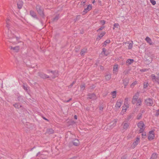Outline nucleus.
<instances>
[{"instance_id": "e433bc0d", "label": "nucleus", "mask_w": 159, "mask_h": 159, "mask_svg": "<svg viewBox=\"0 0 159 159\" xmlns=\"http://www.w3.org/2000/svg\"><path fill=\"white\" fill-rule=\"evenodd\" d=\"M127 108H126V106L123 107L122 108V112H125L126 111Z\"/></svg>"}, {"instance_id": "c85d7f7f", "label": "nucleus", "mask_w": 159, "mask_h": 159, "mask_svg": "<svg viewBox=\"0 0 159 159\" xmlns=\"http://www.w3.org/2000/svg\"><path fill=\"white\" fill-rule=\"evenodd\" d=\"M47 132L49 134H52L53 133L54 130L52 129H47Z\"/></svg>"}, {"instance_id": "a211bd4d", "label": "nucleus", "mask_w": 159, "mask_h": 159, "mask_svg": "<svg viewBox=\"0 0 159 159\" xmlns=\"http://www.w3.org/2000/svg\"><path fill=\"white\" fill-rule=\"evenodd\" d=\"M139 141V138L138 137H137L136 138V140L134 141L133 143L132 146H134L133 147H134L137 145H138Z\"/></svg>"}, {"instance_id": "c756f323", "label": "nucleus", "mask_w": 159, "mask_h": 159, "mask_svg": "<svg viewBox=\"0 0 159 159\" xmlns=\"http://www.w3.org/2000/svg\"><path fill=\"white\" fill-rule=\"evenodd\" d=\"M111 78V75L109 74H107L105 75V79L107 80H109Z\"/></svg>"}, {"instance_id": "c9c22d12", "label": "nucleus", "mask_w": 159, "mask_h": 159, "mask_svg": "<svg viewBox=\"0 0 159 159\" xmlns=\"http://www.w3.org/2000/svg\"><path fill=\"white\" fill-rule=\"evenodd\" d=\"M148 83L145 82L143 83V88H146L148 86Z\"/></svg>"}, {"instance_id": "39448f33", "label": "nucleus", "mask_w": 159, "mask_h": 159, "mask_svg": "<svg viewBox=\"0 0 159 159\" xmlns=\"http://www.w3.org/2000/svg\"><path fill=\"white\" fill-rule=\"evenodd\" d=\"M145 102L146 105L148 106H152L154 103L152 99L150 98L146 99L145 101Z\"/></svg>"}, {"instance_id": "c03bdc74", "label": "nucleus", "mask_w": 159, "mask_h": 159, "mask_svg": "<svg viewBox=\"0 0 159 159\" xmlns=\"http://www.w3.org/2000/svg\"><path fill=\"white\" fill-rule=\"evenodd\" d=\"M159 115V110H158L157 111L155 116H158Z\"/></svg>"}, {"instance_id": "72a5a7b5", "label": "nucleus", "mask_w": 159, "mask_h": 159, "mask_svg": "<svg viewBox=\"0 0 159 159\" xmlns=\"http://www.w3.org/2000/svg\"><path fill=\"white\" fill-rule=\"evenodd\" d=\"M59 19V16L57 15L54 18H53L52 21H57Z\"/></svg>"}, {"instance_id": "338daca9", "label": "nucleus", "mask_w": 159, "mask_h": 159, "mask_svg": "<svg viewBox=\"0 0 159 159\" xmlns=\"http://www.w3.org/2000/svg\"><path fill=\"white\" fill-rule=\"evenodd\" d=\"M43 119H44L45 120H48L47 119H46V118H45V117H44V118H43Z\"/></svg>"}, {"instance_id": "58836bf2", "label": "nucleus", "mask_w": 159, "mask_h": 159, "mask_svg": "<svg viewBox=\"0 0 159 159\" xmlns=\"http://www.w3.org/2000/svg\"><path fill=\"white\" fill-rule=\"evenodd\" d=\"M150 1L153 5L156 4V2L154 0H150Z\"/></svg>"}, {"instance_id": "aec40b11", "label": "nucleus", "mask_w": 159, "mask_h": 159, "mask_svg": "<svg viewBox=\"0 0 159 159\" xmlns=\"http://www.w3.org/2000/svg\"><path fill=\"white\" fill-rule=\"evenodd\" d=\"M73 143L74 145L75 146H78L80 144L79 140L77 139H75L74 140L73 142Z\"/></svg>"}, {"instance_id": "412c9836", "label": "nucleus", "mask_w": 159, "mask_h": 159, "mask_svg": "<svg viewBox=\"0 0 159 159\" xmlns=\"http://www.w3.org/2000/svg\"><path fill=\"white\" fill-rule=\"evenodd\" d=\"M129 100V98H126L125 99V100L124 101V105H125L126 107V108H128L129 106V104H128V101Z\"/></svg>"}, {"instance_id": "7ed1b4c3", "label": "nucleus", "mask_w": 159, "mask_h": 159, "mask_svg": "<svg viewBox=\"0 0 159 159\" xmlns=\"http://www.w3.org/2000/svg\"><path fill=\"white\" fill-rule=\"evenodd\" d=\"M138 126L140 129L139 132L142 133L143 132L145 128V125L143 122L141 121L138 124Z\"/></svg>"}, {"instance_id": "6e6d98bb", "label": "nucleus", "mask_w": 159, "mask_h": 159, "mask_svg": "<svg viewBox=\"0 0 159 159\" xmlns=\"http://www.w3.org/2000/svg\"><path fill=\"white\" fill-rule=\"evenodd\" d=\"M141 117V115H139L137 116V119H139Z\"/></svg>"}, {"instance_id": "680f3d73", "label": "nucleus", "mask_w": 159, "mask_h": 159, "mask_svg": "<svg viewBox=\"0 0 159 159\" xmlns=\"http://www.w3.org/2000/svg\"><path fill=\"white\" fill-rule=\"evenodd\" d=\"M121 159H125V157L124 156L122 157Z\"/></svg>"}, {"instance_id": "f03ea898", "label": "nucleus", "mask_w": 159, "mask_h": 159, "mask_svg": "<svg viewBox=\"0 0 159 159\" xmlns=\"http://www.w3.org/2000/svg\"><path fill=\"white\" fill-rule=\"evenodd\" d=\"M36 11L38 14L41 17L44 18L45 15L43 12V9L39 5H37L36 7Z\"/></svg>"}, {"instance_id": "5fc2aeb1", "label": "nucleus", "mask_w": 159, "mask_h": 159, "mask_svg": "<svg viewBox=\"0 0 159 159\" xmlns=\"http://www.w3.org/2000/svg\"><path fill=\"white\" fill-rule=\"evenodd\" d=\"M109 54V52H108V51L106 52V53L105 54V55L106 56H107Z\"/></svg>"}, {"instance_id": "6e6552de", "label": "nucleus", "mask_w": 159, "mask_h": 159, "mask_svg": "<svg viewBox=\"0 0 159 159\" xmlns=\"http://www.w3.org/2000/svg\"><path fill=\"white\" fill-rule=\"evenodd\" d=\"M154 137V132L152 131H151L149 132L148 136V139L149 140H152Z\"/></svg>"}, {"instance_id": "4468645a", "label": "nucleus", "mask_w": 159, "mask_h": 159, "mask_svg": "<svg viewBox=\"0 0 159 159\" xmlns=\"http://www.w3.org/2000/svg\"><path fill=\"white\" fill-rule=\"evenodd\" d=\"M23 2L22 1L19 0L17 2L18 8L19 9H21L23 5Z\"/></svg>"}, {"instance_id": "f3484780", "label": "nucleus", "mask_w": 159, "mask_h": 159, "mask_svg": "<svg viewBox=\"0 0 159 159\" xmlns=\"http://www.w3.org/2000/svg\"><path fill=\"white\" fill-rule=\"evenodd\" d=\"M134 61V60L133 59H129L127 60L126 62V64L127 66L133 63Z\"/></svg>"}, {"instance_id": "052dcab7", "label": "nucleus", "mask_w": 159, "mask_h": 159, "mask_svg": "<svg viewBox=\"0 0 159 159\" xmlns=\"http://www.w3.org/2000/svg\"><path fill=\"white\" fill-rule=\"evenodd\" d=\"M103 109V108L102 107H100V110L101 111Z\"/></svg>"}, {"instance_id": "473e14b6", "label": "nucleus", "mask_w": 159, "mask_h": 159, "mask_svg": "<svg viewBox=\"0 0 159 159\" xmlns=\"http://www.w3.org/2000/svg\"><path fill=\"white\" fill-rule=\"evenodd\" d=\"M86 2V0H82L81 2V5L84 7V5Z\"/></svg>"}, {"instance_id": "79ce46f5", "label": "nucleus", "mask_w": 159, "mask_h": 159, "mask_svg": "<svg viewBox=\"0 0 159 159\" xmlns=\"http://www.w3.org/2000/svg\"><path fill=\"white\" fill-rule=\"evenodd\" d=\"M132 117V116L131 115H129L128 116L126 120H129Z\"/></svg>"}, {"instance_id": "603ef678", "label": "nucleus", "mask_w": 159, "mask_h": 159, "mask_svg": "<svg viewBox=\"0 0 159 159\" xmlns=\"http://www.w3.org/2000/svg\"><path fill=\"white\" fill-rule=\"evenodd\" d=\"M76 81H74L70 85V87H71L73 86V84L75 83Z\"/></svg>"}, {"instance_id": "f257e3e1", "label": "nucleus", "mask_w": 159, "mask_h": 159, "mask_svg": "<svg viewBox=\"0 0 159 159\" xmlns=\"http://www.w3.org/2000/svg\"><path fill=\"white\" fill-rule=\"evenodd\" d=\"M7 27L8 28L9 31H8V37L9 40V41L12 43L13 44H16L20 42L19 40L20 39L19 37H16L14 35L15 31L13 27H10V23L9 20L7 19L6 20Z\"/></svg>"}, {"instance_id": "6ab92c4d", "label": "nucleus", "mask_w": 159, "mask_h": 159, "mask_svg": "<svg viewBox=\"0 0 159 159\" xmlns=\"http://www.w3.org/2000/svg\"><path fill=\"white\" fill-rule=\"evenodd\" d=\"M105 32H102V33L100 35H98V36L96 38V40H99L101 38H102L105 34Z\"/></svg>"}, {"instance_id": "cd10ccee", "label": "nucleus", "mask_w": 159, "mask_h": 159, "mask_svg": "<svg viewBox=\"0 0 159 159\" xmlns=\"http://www.w3.org/2000/svg\"><path fill=\"white\" fill-rule=\"evenodd\" d=\"M157 157V155L156 153H153L150 159H156Z\"/></svg>"}, {"instance_id": "774afa93", "label": "nucleus", "mask_w": 159, "mask_h": 159, "mask_svg": "<svg viewBox=\"0 0 159 159\" xmlns=\"http://www.w3.org/2000/svg\"><path fill=\"white\" fill-rule=\"evenodd\" d=\"M72 99L71 98H70L69 100H70V101Z\"/></svg>"}, {"instance_id": "393cba45", "label": "nucleus", "mask_w": 159, "mask_h": 159, "mask_svg": "<svg viewBox=\"0 0 159 159\" xmlns=\"http://www.w3.org/2000/svg\"><path fill=\"white\" fill-rule=\"evenodd\" d=\"M87 49L85 48L82 49L80 52V55H84V53L86 52Z\"/></svg>"}, {"instance_id": "de8ad7c7", "label": "nucleus", "mask_w": 159, "mask_h": 159, "mask_svg": "<svg viewBox=\"0 0 159 159\" xmlns=\"http://www.w3.org/2000/svg\"><path fill=\"white\" fill-rule=\"evenodd\" d=\"M100 23L102 25H104L105 23V21L104 20H102L100 21Z\"/></svg>"}, {"instance_id": "0e129e2a", "label": "nucleus", "mask_w": 159, "mask_h": 159, "mask_svg": "<svg viewBox=\"0 0 159 159\" xmlns=\"http://www.w3.org/2000/svg\"><path fill=\"white\" fill-rule=\"evenodd\" d=\"M40 153V152H39L37 154L36 156H38L39 155V154Z\"/></svg>"}, {"instance_id": "ea45409f", "label": "nucleus", "mask_w": 159, "mask_h": 159, "mask_svg": "<svg viewBox=\"0 0 159 159\" xmlns=\"http://www.w3.org/2000/svg\"><path fill=\"white\" fill-rule=\"evenodd\" d=\"M80 88L82 90H84L85 88V85L84 84H83V85H81L80 86Z\"/></svg>"}, {"instance_id": "a19ab883", "label": "nucleus", "mask_w": 159, "mask_h": 159, "mask_svg": "<svg viewBox=\"0 0 159 159\" xmlns=\"http://www.w3.org/2000/svg\"><path fill=\"white\" fill-rule=\"evenodd\" d=\"M104 27H105L104 26H102L101 27H100L99 28V29H98L97 30V31L98 32L99 30H102L104 28Z\"/></svg>"}, {"instance_id": "2f4dec72", "label": "nucleus", "mask_w": 159, "mask_h": 159, "mask_svg": "<svg viewBox=\"0 0 159 159\" xmlns=\"http://www.w3.org/2000/svg\"><path fill=\"white\" fill-rule=\"evenodd\" d=\"M18 100L20 102H22L23 100V97L21 96H19L17 98Z\"/></svg>"}, {"instance_id": "37998d69", "label": "nucleus", "mask_w": 159, "mask_h": 159, "mask_svg": "<svg viewBox=\"0 0 159 159\" xmlns=\"http://www.w3.org/2000/svg\"><path fill=\"white\" fill-rule=\"evenodd\" d=\"M142 135L143 138H144L146 136V133L145 132H143L142 133Z\"/></svg>"}, {"instance_id": "4c0bfd02", "label": "nucleus", "mask_w": 159, "mask_h": 159, "mask_svg": "<svg viewBox=\"0 0 159 159\" xmlns=\"http://www.w3.org/2000/svg\"><path fill=\"white\" fill-rule=\"evenodd\" d=\"M110 42V40L109 39H107L104 42V45H106L107 44L109 43Z\"/></svg>"}, {"instance_id": "0eeeda50", "label": "nucleus", "mask_w": 159, "mask_h": 159, "mask_svg": "<svg viewBox=\"0 0 159 159\" xmlns=\"http://www.w3.org/2000/svg\"><path fill=\"white\" fill-rule=\"evenodd\" d=\"M39 76L41 78L43 79H45L49 78V76L42 73L39 72L38 73Z\"/></svg>"}, {"instance_id": "8fccbe9b", "label": "nucleus", "mask_w": 159, "mask_h": 159, "mask_svg": "<svg viewBox=\"0 0 159 159\" xmlns=\"http://www.w3.org/2000/svg\"><path fill=\"white\" fill-rule=\"evenodd\" d=\"M87 7L88 8L89 10H90L92 8V6L91 5L89 4L88 6Z\"/></svg>"}, {"instance_id": "4be33fe9", "label": "nucleus", "mask_w": 159, "mask_h": 159, "mask_svg": "<svg viewBox=\"0 0 159 159\" xmlns=\"http://www.w3.org/2000/svg\"><path fill=\"white\" fill-rule=\"evenodd\" d=\"M118 65H115L114 66L113 69V72L114 73L116 74L118 70Z\"/></svg>"}, {"instance_id": "b1692460", "label": "nucleus", "mask_w": 159, "mask_h": 159, "mask_svg": "<svg viewBox=\"0 0 159 159\" xmlns=\"http://www.w3.org/2000/svg\"><path fill=\"white\" fill-rule=\"evenodd\" d=\"M151 78L153 80L157 82V76L156 77L154 75L152 74L151 76Z\"/></svg>"}, {"instance_id": "864d4df0", "label": "nucleus", "mask_w": 159, "mask_h": 159, "mask_svg": "<svg viewBox=\"0 0 159 159\" xmlns=\"http://www.w3.org/2000/svg\"><path fill=\"white\" fill-rule=\"evenodd\" d=\"M23 88L26 91H27V87L25 85H23Z\"/></svg>"}, {"instance_id": "7c9ffc66", "label": "nucleus", "mask_w": 159, "mask_h": 159, "mask_svg": "<svg viewBox=\"0 0 159 159\" xmlns=\"http://www.w3.org/2000/svg\"><path fill=\"white\" fill-rule=\"evenodd\" d=\"M133 42L132 41H131V42L129 43V44L128 46V49H131L133 46Z\"/></svg>"}, {"instance_id": "e2e57ef3", "label": "nucleus", "mask_w": 159, "mask_h": 159, "mask_svg": "<svg viewBox=\"0 0 159 159\" xmlns=\"http://www.w3.org/2000/svg\"><path fill=\"white\" fill-rule=\"evenodd\" d=\"M146 70L145 69H143L142 70H141V71L142 72H144Z\"/></svg>"}, {"instance_id": "20e7f679", "label": "nucleus", "mask_w": 159, "mask_h": 159, "mask_svg": "<svg viewBox=\"0 0 159 159\" xmlns=\"http://www.w3.org/2000/svg\"><path fill=\"white\" fill-rule=\"evenodd\" d=\"M129 124H130L129 122H127L126 121L123 122L122 125V130L125 131L127 130L129 128Z\"/></svg>"}, {"instance_id": "bb28decb", "label": "nucleus", "mask_w": 159, "mask_h": 159, "mask_svg": "<svg viewBox=\"0 0 159 159\" xmlns=\"http://www.w3.org/2000/svg\"><path fill=\"white\" fill-rule=\"evenodd\" d=\"M13 106L16 108H19L21 107V105H20L18 103H16L13 105Z\"/></svg>"}, {"instance_id": "a18cd8bd", "label": "nucleus", "mask_w": 159, "mask_h": 159, "mask_svg": "<svg viewBox=\"0 0 159 159\" xmlns=\"http://www.w3.org/2000/svg\"><path fill=\"white\" fill-rule=\"evenodd\" d=\"M89 9L87 7L86 8H85L84 11V12H87L88 11H89Z\"/></svg>"}, {"instance_id": "4d7b16f0", "label": "nucleus", "mask_w": 159, "mask_h": 159, "mask_svg": "<svg viewBox=\"0 0 159 159\" xmlns=\"http://www.w3.org/2000/svg\"><path fill=\"white\" fill-rule=\"evenodd\" d=\"M100 69H101L102 70H103V66H100Z\"/></svg>"}, {"instance_id": "dca6fc26", "label": "nucleus", "mask_w": 159, "mask_h": 159, "mask_svg": "<svg viewBox=\"0 0 159 159\" xmlns=\"http://www.w3.org/2000/svg\"><path fill=\"white\" fill-rule=\"evenodd\" d=\"M145 40L150 45H152L153 43L152 40L148 37H147L145 38Z\"/></svg>"}, {"instance_id": "5701e85b", "label": "nucleus", "mask_w": 159, "mask_h": 159, "mask_svg": "<svg viewBox=\"0 0 159 159\" xmlns=\"http://www.w3.org/2000/svg\"><path fill=\"white\" fill-rule=\"evenodd\" d=\"M136 105L137 106H140L142 104V101L140 98H139L137 101L136 102Z\"/></svg>"}, {"instance_id": "423d86ee", "label": "nucleus", "mask_w": 159, "mask_h": 159, "mask_svg": "<svg viewBox=\"0 0 159 159\" xmlns=\"http://www.w3.org/2000/svg\"><path fill=\"white\" fill-rule=\"evenodd\" d=\"M139 96V93H136L133 97L132 102L133 104H135L137 101L139 99L138 98Z\"/></svg>"}, {"instance_id": "49530a36", "label": "nucleus", "mask_w": 159, "mask_h": 159, "mask_svg": "<svg viewBox=\"0 0 159 159\" xmlns=\"http://www.w3.org/2000/svg\"><path fill=\"white\" fill-rule=\"evenodd\" d=\"M119 24L118 23H116L114 25V27L118 28Z\"/></svg>"}, {"instance_id": "09e8293b", "label": "nucleus", "mask_w": 159, "mask_h": 159, "mask_svg": "<svg viewBox=\"0 0 159 159\" xmlns=\"http://www.w3.org/2000/svg\"><path fill=\"white\" fill-rule=\"evenodd\" d=\"M106 52V49L105 48H104L102 49V53H103L105 54Z\"/></svg>"}, {"instance_id": "13d9d810", "label": "nucleus", "mask_w": 159, "mask_h": 159, "mask_svg": "<svg viewBox=\"0 0 159 159\" xmlns=\"http://www.w3.org/2000/svg\"><path fill=\"white\" fill-rule=\"evenodd\" d=\"M74 118L75 119H77V116L76 115L75 116Z\"/></svg>"}, {"instance_id": "ddd939ff", "label": "nucleus", "mask_w": 159, "mask_h": 159, "mask_svg": "<svg viewBox=\"0 0 159 159\" xmlns=\"http://www.w3.org/2000/svg\"><path fill=\"white\" fill-rule=\"evenodd\" d=\"M117 121V120H114L111 122L109 126H110V128L111 129H112L114 126H115L116 125V123Z\"/></svg>"}, {"instance_id": "f8f14e48", "label": "nucleus", "mask_w": 159, "mask_h": 159, "mask_svg": "<svg viewBox=\"0 0 159 159\" xmlns=\"http://www.w3.org/2000/svg\"><path fill=\"white\" fill-rule=\"evenodd\" d=\"M30 14L32 17L37 19H39V18L37 16L36 13L34 11L31 10L30 11Z\"/></svg>"}, {"instance_id": "bf43d9fd", "label": "nucleus", "mask_w": 159, "mask_h": 159, "mask_svg": "<svg viewBox=\"0 0 159 159\" xmlns=\"http://www.w3.org/2000/svg\"><path fill=\"white\" fill-rule=\"evenodd\" d=\"M70 101V100H67V101H64V102H69Z\"/></svg>"}, {"instance_id": "1a4fd4ad", "label": "nucleus", "mask_w": 159, "mask_h": 159, "mask_svg": "<svg viewBox=\"0 0 159 159\" xmlns=\"http://www.w3.org/2000/svg\"><path fill=\"white\" fill-rule=\"evenodd\" d=\"M48 73H51L52 75H50V77L52 78H54L56 77L57 76V73L56 71H50V70L48 71Z\"/></svg>"}, {"instance_id": "a878e982", "label": "nucleus", "mask_w": 159, "mask_h": 159, "mask_svg": "<svg viewBox=\"0 0 159 159\" xmlns=\"http://www.w3.org/2000/svg\"><path fill=\"white\" fill-rule=\"evenodd\" d=\"M128 83V81L127 79H125L123 80V84L125 86L124 88H125Z\"/></svg>"}, {"instance_id": "2eb2a0df", "label": "nucleus", "mask_w": 159, "mask_h": 159, "mask_svg": "<svg viewBox=\"0 0 159 159\" xmlns=\"http://www.w3.org/2000/svg\"><path fill=\"white\" fill-rule=\"evenodd\" d=\"M10 48L11 50H13L15 52H18L20 49V47L19 46H16L14 47L11 46Z\"/></svg>"}, {"instance_id": "69168bd1", "label": "nucleus", "mask_w": 159, "mask_h": 159, "mask_svg": "<svg viewBox=\"0 0 159 159\" xmlns=\"http://www.w3.org/2000/svg\"><path fill=\"white\" fill-rule=\"evenodd\" d=\"M95 1L94 0L93 2V4L95 2Z\"/></svg>"}, {"instance_id": "9d476101", "label": "nucleus", "mask_w": 159, "mask_h": 159, "mask_svg": "<svg viewBox=\"0 0 159 159\" xmlns=\"http://www.w3.org/2000/svg\"><path fill=\"white\" fill-rule=\"evenodd\" d=\"M122 102L121 100H118L117 101L116 104L115 105V107L116 108H119L120 107L121 104H122Z\"/></svg>"}, {"instance_id": "f704fd0d", "label": "nucleus", "mask_w": 159, "mask_h": 159, "mask_svg": "<svg viewBox=\"0 0 159 159\" xmlns=\"http://www.w3.org/2000/svg\"><path fill=\"white\" fill-rule=\"evenodd\" d=\"M111 94L112 95L113 98H114L116 97V91H114L113 92H111Z\"/></svg>"}, {"instance_id": "3c124183", "label": "nucleus", "mask_w": 159, "mask_h": 159, "mask_svg": "<svg viewBox=\"0 0 159 159\" xmlns=\"http://www.w3.org/2000/svg\"><path fill=\"white\" fill-rule=\"evenodd\" d=\"M157 82L159 84V73L158 74L157 76Z\"/></svg>"}, {"instance_id": "9b49d317", "label": "nucleus", "mask_w": 159, "mask_h": 159, "mask_svg": "<svg viewBox=\"0 0 159 159\" xmlns=\"http://www.w3.org/2000/svg\"><path fill=\"white\" fill-rule=\"evenodd\" d=\"M88 98L92 99L93 100L95 99L96 98V97L94 93L89 94L88 95Z\"/></svg>"}]
</instances>
